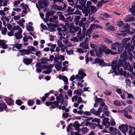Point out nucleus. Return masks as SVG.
Segmentation results:
<instances>
[{
    "label": "nucleus",
    "mask_w": 135,
    "mask_h": 135,
    "mask_svg": "<svg viewBox=\"0 0 135 135\" xmlns=\"http://www.w3.org/2000/svg\"><path fill=\"white\" fill-rule=\"evenodd\" d=\"M72 123L70 124L67 127V132L69 133L70 132L71 135H74V133L72 131L71 129H74V128L75 129V130L78 129L80 133L85 134L87 133L89 131L88 129L86 127H83L81 129L79 128V126L78 125V122H75L72 126Z\"/></svg>",
    "instance_id": "f257e3e1"
},
{
    "label": "nucleus",
    "mask_w": 135,
    "mask_h": 135,
    "mask_svg": "<svg viewBox=\"0 0 135 135\" xmlns=\"http://www.w3.org/2000/svg\"><path fill=\"white\" fill-rule=\"evenodd\" d=\"M130 43L127 44L125 46L124 51L121 55L120 60L122 62H125L128 58L131 61H132L133 56L131 52V50L130 48Z\"/></svg>",
    "instance_id": "f03ea898"
},
{
    "label": "nucleus",
    "mask_w": 135,
    "mask_h": 135,
    "mask_svg": "<svg viewBox=\"0 0 135 135\" xmlns=\"http://www.w3.org/2000/svg\"><path fill=\"white\" fill-rule=\"evenodd\" d=\"M103 52L107 54L110 53L112 55H114L117 53V52H113L111 50L108 49L105 46H100L98 50L96 51V56L98 57L101 56Z\"/></svg>",
    "instance_id": "7ed1b4c3"
},
{
    "label": "nucleus",
    "mask_w": 135,
    "mask_h": 135,
    "mask_svg": "<svg viewBox=\"0 0 135 135\" xmlns=\"http://www.w3.org/2000/svg\"><path fill=\"white\" fill-rule=\"evenodd\" d=\"M117 25L119 27H121L125 29L124 31H122L123 33H120L119 34L120 35H123L124 36H126L125 34L129 33L130 32V26L128 25H126L123 23L122 21H118L117 23Z\"/></svg>",
    "instance_id": "20e7f679"
},
{
    "label": "nucleus",
    "mask_w": 135,
    "mask_h": 135,
    "mask_svg": "<svg viewBox=\"0 0 135 135\" xmlns=\"http://www.w3.org/2000/svg\"><path fill=\"white\" fill-rule=\"evenodd\" d=\"M86 76L85 73L84 72L83 70L82 69H80L79 70L78 72V74L76 75L75 76L74 75L71 76L70 80L71 81H73L74 79H82L84 78V76Z\"/></svg>",
    "instance_id": "39448f33"
},
{
    "label": "nucleus",
    "mask_w": 135,
    "mask_h": 135,
    "mask_svg": "<svg viewBox=\"0 0 135 135\" xmlns=\"http://www.w3.org/2000/svg\"><path fill=\"white\" fill-rule=\"evenodd\" d=\"M49 2L47 0H40L38 2L39 6L36 4V6L39 9L40 8H42L44 7L48 6Z\"/></svg>",
    "instance_id": "423d86ee"
},
{
    "label": "nucleus",
    "mask_w": 135,
    "mask_h": 135,
    "mask_svg": "<svg viewBox=\"0 0 135 135\" xmlns=\"http://www.w3.org/2000/svg\"><path fill=\"white\" fill-rule=\"evenodd\" d=\"M130 37L126 38L123 40V44L119 46L118 48V51L119 53H121L124 50V45H125L127 42L129 41L131 39Z\"/></svg>",
    "instance_id": "0eeeda50"
},
{
    "label": "nucleus",
    "mask_w": 135,
    "mask_h": 135,
    "mask_svg": "<svg viewBox=\"0 0 135 135\" xmlns=\"http://www.w3.org/2000/svg\"><path fill=\"white\" fill-rule=\"evenodd\" d=\"M81 28L79 30V32L78 33V37L79 39L80 40H81L85 37V33L86 31V29L84 27H83V33L81 34Z\"/></svg>",
    "instance_id": "6e6552de"
},
{
    "label": "nucleus",
    "mask_w": 135,
    "mask_h": 135,
    "mask_svg": "<svg viewBox=\"0 0 135 135\" xmlns=\"http://www.w3.org/2000/svg\"><path fill=\"white\" fill-rule=\"evenodd\" d=\"M119 129L125 135H126V132H128V126L127 124H122L119 126Z\"/></svg>",
    "instance_id": "1a4fd4ad"
},
{
    "label": "nucleus",
    "mask_w": 135,
    "mask_h": 135,
    "mask_svg": "<svg viewBox=\"0 0 135 135\" xmlns=\"http://www.w3.org/2000/svg\"><path fill=\"white\" fill-rule=\"evenodd\" d=\"M115 62H112V64L113 66L112 67V69L118 71L119 73L121 74L123 71L122 68H121L120 70H119L120 67L121 66H122L119 65V64H116L115 65H113L115 64ZM119 64V62L118 63V64Z\"/></svg>",
    "instance_id": "9d476101"
},
{
    "label": "nucleus",
    "mask_w": 135,
    "mask_h": 135,
    "mask_svg": "<svg viewBox=\"0 0 135 135\" xmlns=\"http://www.w3.org/2000/svg\"><path fill=\"white\" fill-rule=\"evenodd\" d=\"M65 59L64 56L62 55H59V53H58V55L55 56L54 59V62L57 63L59 62V60L63 61Z\"/></svg>",
    "instance_id": "9b49d317"
},
{
    "label": "nucleus",
    "mask_w": 135,
    "mask_h": 135,
    "mask_svg": "<svg viewBox=\"0 0 135 135\" xmlns=\"http://www.w3.org/2000/svg\"><path fill=\"white\" fill-rule=\"evenodd\" d=\"M109 112L108 111V108L107 106H104V109H103V113L102 114V116H100V118H105V116L108 117L109 115Z\"/></svg>",
    "instance_id": "f8f14e48"
},
{
    "label": "nucleus",
    "mask_w": 135,
    "mask_h": 135,
    "mask_svg": "<svg viewBox=\"0 0 135 135\" xmlns=\"http://www.w3.org/2000/svg\"><path fill=\"white\" fill-rule=\"evenodd\" d=\"M89 40V38L86 37L84 41L81 43L80 45V46L82 48L84 49H88V41Z\"/></svg>",
    "instance_id": "ddd939ff"
},
{
    "label": "nucleus",
    "mask_w": 135,
    "mask_h": 135,
    "mask_svg": "<svg viewBox=\"0 0 135 135\" xmlns=\"http://www.w3.org/2000/svg\"><path fill=\"white\" fill-rule=\"evenodd\" d=\"M109 129L110 131L112 132L113 134L114 135H120L121 133L119 130L113 127H110Z\"/></svg>",
    "instance_id": "4468645a"
},
{
    "label": "nucleus",
    "mask_w": 135,
    "mask_h": 135,
    "mask_svg": "<svg viewBox=\"0 0 135 135\" xmlns=\"http://www.w3.org/2000/svg\"><path fill=\"white\" fill-rule=\"evenodd\" d=\"M123 68L124 70H128L130 71H132L133 70V68L128 62H125L123 66Z\"/></svg>",
    "instance_id": "2eb2a0df"
},
{
    "label": "nucleus",
    "mask_w": 135,
    "mask_h": 135,
    "mask_svg": "<svg viewBox=\"0 0 135 135\" xmlns=\"http://www.w3.org/2000/svg\"><path fill=\"white\" fill-rule=\"evenodd\" d=\"M94 24L91 25L89 28L87 30L86 33V36H88L89 37V39L91 36L90 35L92 32V30L94 29Z\"/></svg>",
    "instance_id": "dca6fc26"
},
{
    "label": "nucleus",
    "mask_w": 135,
    "mask_h": 135,
    "mask_svg": "<svg viewBox=\"0 0 135 135\" xmlns=\"http://www.w3.org/2000/svg\"><path fill=\"white\" fill-rule=\"evenodd\" d=\"M109 119L107 118H104L103 120V124L106 127H108L110 126V122L108 121Z\"/></svg>",
    "instance_id": "f3484780"
},
{
    "label": "nucleus",
    "mask_w": 135,
    "mask_h": 135,
    "mask_svg": "<svg viewBox=\"0 0 135 135\" xmlns=\"http://www.w3.org/2000/svg\"><path fill=\"white\" fill-rule=\"evenodd\" d=\"M62 62L59 61L55 65V68L57 71L60 70L62 68Z\"/></svg>",
    "instance_id": "a211bd4d"
},
{
    "label": "nucleus",
    "mask_w": 135,
    "mask_h": 135,
    "mask_svg": "<svg viewBox=\"0 0 135 135\" xmlns=\"http://www.w3.org/2000/svg\"><path fill=\"white\" fill-rule=\"evenodd\" d=\"M5 101L9 105H11L13 103V101L12 99H10L9 97H6L4 99Z\"/></svg>",
    "instance_id": "6ab92c4d"
},
{
    "label": "nucleus",
    "mask_w": 135,
    "mask_h": 135,
    "mask_svg": "<svg viewBox=\"0 0 135 135\" xmlns=\"http://www.w3.org/2000/svg\"><path fill=\"white\" fill-rule=\"evenodd\" d=\"M59 78L60 79H62L64 81L65 84H68V79L65 76L63 75H59Z\"/></svg>",
    "instance_id": "aec40b11"
},
{
    "label": "nucleus",
    "mask_w": 135,
    "mask_h": 135,
    "mask_svg": "<svg viewBox=\"0 0 135 135\" xmlns=\"http://www.w3.org/2000/svg\"><path fill=\"white\" fill-rule=\"evenodd\" d=\"M110 23L109 22L107 23L106 25L107 27L106 29L108 30H110L112 31H114L115 28L112 25H110Z\"/></svg>",
    "instance_id": "412c9836"
},
{
    "label": "nucleus",
    "mask_w": 135,
    "mask_h": 135,
    "mask_svg": "<svg viewBox=\"0 0 135 135\" xmlns=\"http://www.w3.org/2000/svg\"><path fill=\"white\" fill-rule=\"evenodd\" d=\"M95 61L97 63H99V65L103 67L104 66V63L102 60L97 58L95 60Z\"/></svg>",
    "instance_id": "4be33fe9"
},
{
    "label": "nucleus",
    "mask_w": 135,
    "mask_h": 135,
    "mask_svg": "<svg viewBox=\"0 0 135 135\" xmlns=\"http://www.w3.org/2000/svg\"><path fill=\"white\" fill-rule=\"evenodd\" d=\"M68 65V62L67 61H65L63 62V65L64 66L62 68V71H64L66 70L67 69V66Z\"/></svg>",
    "instance_id": "5701e85b"
},
{
    "label": "nucleus",
    "mask_w": 135,
    "mask_h": 135,
    "mask_svg": "<svg viewBox=\"0 0 135 135\" xmlns=\"http://www.w3.org/2000/svg\"><path fill=\"white\" fill-rule=\"evenodd\" d=\"M121 45V44L118 42H115L111 45V49H116L117 48H118L119 46Z\"/></svg>",
    "instance_id": "b1692460"
},
{
    "label": "nucleus",
    "mask_w": 135,
    "mask_h": 135,
    "mask_svg": "<svg viewBox=\"0 0 135 135\" xmlns=\"http://www.w3.org/2000/svg\"><path fill=\"white\" fill-rule=\"evenodd\" d=\"M17 24H19L22 27L24 28L25 27L24 25L23 24L25 22V20L23 19L18 20V21H16Z\"/></svg>",
    "instance_id": "393cba45"
},
{
    "label": "nucleus",
    "mask_w": 135,
    "mask_h": 135,
    "mask_svg": "<svg viewBox=\"0 0 135 135\" xmlns=\"http://www.w3.org/2000/svg\"><path fill=\"white\" fill-rule=\"evenodd\" d=\"M24 62L27 65H28L31 64L32 61V60L31 59H24L23 60Z\"/></svg>",
    "instance_id": "a878e982"
},
{
    "label": "nucleus",
    "mask_w": 135,
    "mask_h": 135,
    "mask_svg": "<svg viewBox=\"0 0 135 135\" xmlns=\"http://www.w3.org/2000/svg\"><path fill=\"white\" fill-rule=\"evenodd\" d=\"M22 31H18V32L15 33V36L16 39H17L21 38L22 37Z\"/></svg>",
    "instance_id": "bb28decb"
},
{
    "label": "nucleus",
    "mask_w": 135,
    "mask_h": 135,
    "mask_svg": "<svg viewBox=\"0 0 135 135\" xmlns=\"http://www.w3.org/2000/svg\"><path fill=\"white\" fill-rule=\"evenodd\" d=\"M129 127L130 128L129 131V134L130 135H135V128L130 126Z\"/></svg>",
    "instance_id": "cd10ccee"
},
{
    "label": "nucleus",
    "mask_w": 135,
    "mask_h": 135,
    "mask_svg": "<svg viewBox=\"0 0 135 135\" xmlns=\"http://www.w3.org/2000/svg\"><path fill=\"white\" fill-rule=\"evenodd\" d=\"M7 105L4 103H0V112H1L7 108Z\"/></svg>",
    "instance_id": "c85d7f7f"
},
{
    "label": "nucleus",
    "mask_w": 135,
    "mask_h": 135,
    "mask_svg": "<svg viewBox=\"0 0 135 135\" xmlns=\"http://www.w3.org/2000/svg\"><path fill=\"white\" fill-rule=\"evenodd\" d=\"M103 100L102 98H97L95 100V102L94 104V107H97L98 106V103L100 102H102Z\"/></svg>",
    "instance_id": "c756f323"
},
{
    "label": "nucleus",
    "mask_w": 135,
    "mask_h": 135,
    "mask_svg": "<svg viewBox=\"0 0 135 135\" xmlns=\"http://www.w3.org/2000/svg\"><path fill=\"white\" fill-rule=\"evenodd\" d=\"M0 45L3 49H6L8 47L7 44L4 43L3 41L0 40Z\"/></svg>",
    "instance_id": "7c9ffc66"
},
{
    "label": "nucleus",
    "mask_w": 135,
    "mask_h": 135,
    "mask_svg": "<svg viewBox=\"0 0 135 135\" xmlns=\"http://www.w3.org/2000/svg\"><path fill=\"white\" fill-rule=\"evenodd\" d=\"M12 29L13 31H14L17 30L18 31H22V30L20 27L18 25L14 26L13 27Z\"/></svg>",
    "instance_id": "2f4dec72"
},
{
    "label": "nucleus",
    "mask_w": 135,
    "mask_h": 135,
    "mask_svg": "<svg viewBox=\"0 0 135 135\" xmlns=\"http://www.w3.org/2000/svg\"><path fill=\"white\" fill-rule=\"evenodd\" d=\"M57 14L59 15V18L60 20H64V17L62 14L63 13L62 12H56Z\"/></svg>",
    "instance_id": "473e14b6"
},
{
    "label": "nucleus",
    "mask_w": 135,
    "mask_h": 135,
    "mask_svg": "<svg viewBox=\"0 0 135 135\" xmlns=\"http://www.w3.org/2000/svg\"><path fill=\"white\" fill-rule=\"evenodd\" d=\"M74 93L75 94H76L79 96H80L83 93V91L81 90L80 89L79 90H75L74 91Z\"/></svg>",
    "instance_id": "72a5a7b5"
},
{
    "label": "nucleus",
    "mask_w": 135,
    "mask_h": 135,
    "mask_svg": "<svg viewBox=\"0 0 135 135\" xmlns=\"http://www.w3.org/2000/svg\"><path fill=\"white\" fill-rule=\"evenodd\" d=\"M63 96L62 94H60L58 96H57L56 97V99L57 100L60 102L61 100L63 99Z\"/></svg>",
    "instance_id": "f704fd0d"
},
{
    "label": "nucleus",
    "mask_w": 135,
    "mask_h": 135,
    "mask_svg": "<svg viewBox=\"0 0 135 135\" xmlns=\"http://www.w3.org/2000/svg\"><path fill=\"white\" fill-rule=\"evenodd\" d=\"M103 111V109L102 108H99L98 110L96 111V115H100L101 113Z\"/></svg>",
    "instance_id": "c9c22d12"
},
{
    "label": "nucleus",
    "mask_w": 135,
    "mask_h": 135,
    "mask_svg": "<svg viewBox=\"0 0 135 135\" xmlns=\"http://www.w3.org/2000/svg\"><path fill=\"white\" fill-rule=\"evenodd\" d=\"M65 24V25H63L62 26V28L64 29L63 31L64 32H65L67 31V29L66 26L69 27V24L68 23H66Z\"/></svg>",
    "instance_id": "e433bc0d"
},
{
    "label": "nucleus",
    "mask_w": 135,
    "mask_h": 135,
    "mask_svg": "<svg viewBox=\"0 0 135 135\" xmlns=\"http://www.w3.org/2000/svg\"><path fill=\"white\" fill-rule=\"evenodd\" d=\"M130 10L132 13H135V2L134 4L132 6V7L130 9Z\"/></svg>",
    "instance_id": "4c0bfd02"
},
{
    "label": "nucleus",
    "mask_w": 135,
    "mask_h": 135,
    "mask_svg": "<svg viewBox=\"0 0 135 135\" xmlns=\"http://www.w3.org/2000/svg\"><path fill=\"white\" fill-rule=\"evenodd\" d=\"M47 46L50 47V49H55L56 47V44H53L52 43H50L47 44Z\"/></svg>",
    "instance_id": "58836bf2"
},
{
    "label": "nucleus",
    "mask_w": 135,
    "mask_h": 135,
    "mask_svg": "<svg viewBox=\"0 0 135 135\" xmlns=\"http://www.w3.org/2000/svg\"><path fill=\"white\" fill-rule=\"evenodd\" d=\"M22 46V44H16L14 45L13 47H15L18 49H21Z\"/></svg>",
    "instance_id": "ea45409f"
},
{
    "label": "nucleus",
    "mask_w": 135,
    "mask_h": 135,
    "mask_svg": "<svg viewBox=\"0 0 135 135\" xmlns=\"http://www.w3.org/2000/svg\"><path fill=\"white\" fill-rule=\"evenodd\" d=\"M90 7L91 11L93 13H95L96 12V11H97L96 8L94 6H91Z\"/></svg>",
    "instance_id": "a19ab883"
},
{
    "label": "nucleus",
    "mask_w": 135,
    "mask_h": 135,
    "mask_svg": "<svg viewBox=\"0 0 135 135\" xmlns=\"http://www.w3.org/2000/svg\"><path fill=\"white\" fill-rule=\"evenodd\" d=\"M60 47V50L62 52H64L65 51V50H66H66H67V47L64 45Z\"/></svg>",
    "instance_id": "79ce46f5"
},
{
    "label": "nucleus",
    "mask_w": 135,
    "mask_h": 135,
    "mask_svg": "<svg viewBox=\"0 0 135 135\" xmlns=\"http://www.w3.org/2000/svg\"><path fill=\"white\" fill-rule=\"evenodd\" d=\"M87 0H78L79 4L81 5H83L85 4L86 1Z\"/></svg>",
    "instance_id": "37998d69"
},
{
    "label": "nucleus",
    "mask_w": 135,
    "mask_h": 135,
    "mask_svg": "<svg viewBox=\"0 0 135 135\" xmlns=\"http://www.w3.org/2000/svg\"><path fill=\"white\" fill-rule=\"evenodd\" d=\"M21 6L24 9H27L28 8V6L26 4L23 3L21 5Z\"/></svg>",
    "instance_id": "c03bdc74"
},
{
    "label": "nucleus",
    "mask_w": 135,
    "mask_h": 135,
    "mask_svg": "<svg viewBox=\"0 0 135 135\" xmlns=\"http://www.w3.org/2000/svg\"><path fill=\"white\" fill-rule=\"evenodd\" d=\"M7 31V30L6 28L3 27L2 28V32L3 34L4 35L6 34Z\"/></svg>",
    "instance_id": "a18cd8bd"
},
{
    "label": "nucleus",
    "mask_w": 135,
    "mask_h": 135,
    "mask_svg": "<svg viewBox=\"0 0 135 135\" xmlns=\"http://www.w3.org/2000/svg\"><path fill=\"white\" fill-rule=\"evenodd\" d=\"M114 104L115 105L118 106H120L122 105L120 102L118 100H115L114 102Z\"/></svg>",
    "instance_id": "49530a36"
},
{
    "label": "nucleus",
    "mask_w": 135,
    "mask_h": 135,
    "mask_svg": "<svg viewBox=\"0 0 135 135\" xmlns=\"http://www.w3.org/2000/svg\"><path fill=\"white\" fill-rule=\"evenodd\" d=\"M29 51L31 53L33 54V52L35 50V48L33 47H31L30 48L28 49Z\"/></svg>",
    "instance_id": "de8ad7c7"
},
{
    "label": "nucleus",
    "mask_w": 135,
    "mask_h": 135,
    "mask_svg": "<svg viewBox=\"0 0 135 135\" xmlns=\"http://www.w3.org/2000/svg\"><path fill=\"white\" fill-rule=\"evenodd\" d=\"M91 121L93 122H96L98 124H99L100 122V120L99 119L94 118Z\"/></svg>",
    "instance_id": "09e8293b"
},
{
    "label": "nucleus",
    "mask_w": 135,
    "mask_h": 135,
    "mask_svg": "<svg viewBox=\"0 0 135 135\" xmlns=\"http://www.w3.org/2000/svg\"><path fill=\"white\" fill-rule=\"evenodd\" d=\"M41 60L42 62L43 63H46L47 62L49 61L50 60L49 59L46 58H41Z\"/></svg>",
    "instance_id": "8fccbe9b"
},
{
    "label": "nucleus",
    "mask_w": 135,
    "mask_h": 135,
    "mask_svg": "<svg viewBox=\"0 0 135 135\" xmlns=\"http://www.w3.org/2000/svg\"><path fill=\"white\" fill-rule=\"evenodd\" d=\"M52 8L55 10H59L60 9V6L55 4H54V5L52 6Z\"/></svg>",
    "instance_id": "3c124183"
},
{
    "label": "nucleus",
    "mask_w": 135,
    "mask_h": 135,
    "mask_svg": "<svg viewBox=\"0 0 135 135\" xmlns=\"http://www.w3.org/2000/svg\"><path fill=\"white\" fill-rule=\"evenodd\" d=\"M57 45L59 47H61L64 45L62 44L61 40H59L57 42Z\"/></svg>",
    "instance_id": "603ef678"
},
{
    "label": "nucleus",
    "mask_w": 135,
    "mask_h": 135,
    "mask_svg": "<svg viewBox=\"0 0 135 135\" xmlns=\"http://www.w3.org/2000/svg\"><path fill=\"white\" fill-rule=\"evenodd\" d=\"M21 1V0H18L14 1V6L15 7H17L18 5L20 3Z\"/></svg>",
    "instance_id": "864d4df0"
},
{
    "label": "nucleus",
    "mask_w": 135,
    "mask_h": 135,
    "mask_svg": "<svg viewBox=\"0 0 135 135\" xmlns=\"http://www.w3.org/2000/svg\"><path fill=\"white\" fill-rule=\"evenodd\" d=\"M60 39L61 40H63V42L65 44L67 43L68 42V41L63 36H60Z\"/></svg>",
    "instance_id": "5fc2aeb1"
},
{
    "label": "nucleus",
    "mask_w": 135,
    "mask_h": 135,
    "mask_svg": "<svg viewBox=\"0 0 135 135\" xmlns=\"http://www.w3.org/2000/svg\"><path fill=\"white\" fill-rule=\"evenodd\" d=\"M126 82L127 85L129 86H131V82L130 80L128 79H126Z\"/></svg>",
    "instance_id": "6e6d98bb"
},
{
    "label": "nucleus",
    "mask_w": 135,
    "mask_h": 135,
    "mask_svg": "<svg viewBox=\"0 0 135 135\" xmlns=\"http://www.w3.org/2000/svg\"><path fill=\"white\" fill-rule=\"evenodd\" d=\"M27 29L28 31H33V28L32 26L28 25L27 26Z\"/></svg>",
    "instance_id": "4d7b16f0"
},
{
    "label": "nucleus",
    "mask_w": 135,
    "mask_h": 135,
    "mask_svg": "<svg viewBox=\"0 0 135 135\" xmlns=\"http://www.w3.org/2000/svg\"><path fill=\"white\" fill-rule=\"evenodd\" d=\"M78 97L77 95H75L72 98V101L73 102L77 101Z\"/></svg>",
    "instance_id": "13d9d810"
},
{
    "label": "nucleus",
    "mask_w": 135,
    "mask_h": 135,
    "mask_svg": "<svg viewBox=\"0 0 135 135\" xmlns=\"http://www.w3.org/2000/svg\"><path fill=\"white\" fill-rule=\"evenodd\" d=\"M52 69L50 68H49L47 69V70L44 71V73L46 74H50L52 71Z\"/></svg>",
    "instance_id": "bf43d9fd"
},
{
    "label": "nucleus",
    "mask_w": 135,
    "mask_h": 135,
    "mask_svg": "<svg viewBox=\"0 0 135 135\" xmlns=\"http://www.w3.org/2000/svg\"><path fill=\"white\" fill-rule=\"evenodd\" d=\"M58 30L59 31V35L60 36H62L63 35V30H61V29L60 28H59L58 29Z\"/></svg>",
    "instance_id": "052dcab7"
},
{
    "label": "nucleus",
    "mask_w": 135,
    "mask_h": 135,
    "mask_svg": "<svg viewBox=\"0 0 135 135\" xmlns=\"http://www.w3.org/2000/svg\"><path fill=\"white\" fill-rule=\"evenodd\" d=\"M77 103H84V101L82 100L81 97H78L77 100Z\"/></svg>",
    "instance_id": "680f3d73"
},
{
    "label": "nucleus",
    "mask_w": 135,
    "mask_h": 135,
    "mask_svg": "<svg viewBox=\"0 0 135 135\" xmlns=\"http://www.w3.org/2000/svg\"><path fill=\"white\" fill-rule=\"evenodd\" d=\"M41 27L42 30H46L47 29V27L45 26L43 23H42L40 25Z\"/></svg>",
    "instance_id": "e2e57ef3"
},
{
    "label": "nucleus",
    "mask_w": 135,
    "mask_h": 135,
    "mask_svg": "<svg viewBox=\"0 0 135 135\" xmlns=\"http://www.w3.org/2000/svg\"><path fill=\"white\" fill-rule=\"evenodd\" d=\"M16 103L17 104L20 106L22 104V101L20 100H17L16 101Z\"/></svg>",
    "instance_id": "0e129e2a"
},
{
    "label": "nucleus",
    "mask_w": 135,
    "mask_h": 135,
    "mask_svg": "<svg viewBox=\"0 0 135 135\" xmlns=\"http://www.w3.org/2000/svg\"><path fill=\"white\" fill-rule=\"evenodd\" d=\"M34 101L32 100H28L27 102L28 104L30 106L32 105L34 103Z\"/></svg>",
    "instance_id": "69168bd1"
},
{
    "label": "nucleus",
    "mask_w": 135,
    "mask_h": 135,
    "mask_svg": "<svg viewBox=\"0 0 135 135\" xmlns=\"http://www.w3.org/2000/svg\"><path fill=\"white\" fill-rule=\"evenodd\" d=\"M90 47L93 48V49H97V48H98V46L97 45H95L94 44H90Z\"/></svg>",
    "instance_id": "338daca9"
},
{
    "label": "nucleus",
    "mask_w": 135,
    "mask_h": 135,
    "mask_svg": "<svg viewBox=\"0 0 135 135\" xmlns=\"http://www.w3.org/2000/svg\"><path fill=\"white\" fill-rule=\"evenodd\" d=\"M103 3L101 1L98 3L97 4V6L98 7H101L103 5Z\"/></svg>",
    "instance_id": "774afa93"
}]
</instances>
